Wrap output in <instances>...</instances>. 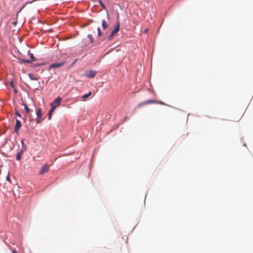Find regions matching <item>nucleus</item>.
<instances>
[{
    "instance_id": "nucleus-1",
    "label": "nucleus",
    "mask_w": 253,
    "mask_h": 253,
    "mask_svg": "<svg viewBox=\"0 0 253 253\" xmlns=\"http://www.w3.org/2000/svg\"><path fill=\"white\" fill-rule=\"evenodd\" d=\"M149 104H159L161 105H166V104L162 101H157L153 99H150L144 102L140 103L138 105V107H141L142 106L146 105Z\"/></svg>"
},
{
    "instance_id": "nucleus-2",
    "label": "nucleus",
    "mask_w": 253,
    "mask_h": 253,
    "mask_svg": "<svg viewBox=\"0 0 253 253\" xmlns=\"http://www.w3.org/2000/svg\"><path fill=\"white\" fill-rule=\"evenodd\" d=\"M62 100L61 97L58 96L54 101L50 103V106L52 108L55 109L56 107L60 105Z\"/></svg>"
},
{
    "instance_id": "nucleus-3",
    "label": "nucleus",
    "mask_w": 253,
    "mask_h": 253,
    "mask_svg": "<svg viewBox=\"0 0 253 253\" xmlns=\"http://www.w3.org/2000/svg\"><path fill=\"white\" fill-rule=\"evenodd\" d=\"M50 165L48 164H45L40 169L39 174L43 175L48 172L49 170Z\"/></svg>"
},
{
    "instance_id": "nucleus-4",
    "label": "nucleus",
    "mask_w": 253,
    "mask_h": 253,
    "mask_svg": "<svg viewBox=\"0 0 253 253\" xmlns=\"http://www.w3.org/2000/svg\"><path fill=\"white\" fill-rule=\"evenodd\" d=\"M120 30V24L119 23H118L114 29V30L111 32L109 37H108V40H111L114 37V36L118 32H119Z\"/></svg>"
},
{
    "instance_id": "nucleus-5",
    "label": "nucleus",
    "mask_w": 253,
    "mask_h": 253,
    "mask_svg": "<svg viewBox=\"0 0 253 253\" xmlns=\"http://www.w3.org/2000/svg\"><path fill=\"white\" fill-rule=\"evenodd\" d=\"M97 74V72L95 70L87 71L84 73V76L89 78H94Z\"/></svg>"
},
{
    "instance_id": "nucleus-6",
    "label": "nucleus",
    "mask_w": 253,
    "mask_h": 253,
    "mask_svg": "<svg viewBox=\"0 0 253 253\" xmlns=\"http://www.w3.org/2000/svg\"><path fill=\"white\" fill-rule=\"evenodd\" d=\"M66 63L65 61H62L59 63H56L51 64L49 66V68H58L63 66Z\"/></svg>"
},
{
    "instance_id": "nucleus-7",
    "label": "nucleus",
    "mask_w": 253,
    "mask_h": 253,
    "mask_svg": "<svg viewBox=\"0 0 253 253\" xmlns=\"http://www.w3.org/2000/svg\"><path fill=\"white\" fill-rule=\"evenodd\" d=\"M21 122L19 120H17L16 121L15 126V131L16 133H18V131L19 128L21 127Z\"/></svg>"
},
{
    "instance_id": "nucleus-8",
    "label": "nucleus",
    "mask_w": 253,
    "mask_h": 253,
    "mask_svg": "<svg viewBox=\"0 0 253 253\" xmlns=\"http://www.w3.org/2000/svg\"><path fill=\"white\" fill-rule=\"evenodd\" d=\"M36 115L37 116V118L42 117V110L41 108H38V109L36 110Z\"/></svg>"
},
{
    "instance_id": "nucleus-9",
    "label": "nucleus",
    "mask_w": 253,
    "mask_h": 253,
    "mask_svg": "<svg viewBox=\"0 0 253 253\" xmlns=\"http://www.w3.org/2000/svg\"><path fill=\"white\" fill-rule=\"evenodd\" d=\"M91 95V91H89L88 93L87 94H85L84 95L82 98L84 100L86 98H88Z\"/></svg>"
},
{
    "instance_id": "nucleus-10",
    "label": "nucleus",
    "mask_w": 253,
    "mask_h": 253,
    "mask_svg": "<svg viewBox=\"0 0 253 253\" xmlns=\"http://www.w3.org/2000/svg\"><path fill=\"white\" fill-rule=\"evenodd\" d=\"M102 25L104 29H106L108 27V25L105 20L102 21Z\"/></svg>"
},
{
    "instance_id": "nucleus-11",
    "label": "nucleus",
    "mask_w": 253,
    "mask_h": 253,
    "mask_svg": "<svg viewBox=\"0 0 253 253\" xmlns=\"http://www.w3.org/2000/svg\"><path fill=\"white\" fill-rule=\"evenodd\" d=\"M23 152H20L16 154V158L17 160L19 161L21 159V154Z\"/></svg>"
},
{
    "instance_id": "nucleus-12",
    "label": "nucleus",
    "mask_w": 253,
    "mask_h": 253,
    "mask_svg": "<svg viewBox=\"0 0 253 253\" xmlns=\"http://www.w3.org/2000/svg\"><path fill=\"white\" fill-rule=\"evenodd\" d=\"M54 110L55 109H54L51 108L50 110L49 111V113H48V120H50L51 119L52 114L53 112V111H54Z\"/></svg>"
},
{
    "instance_id": "nucleus-13",
    "label": "nucleus",
    "mask_w": 253,
    "mask_h": 253,
    "mask_svg": "<svg viewBox=\"0 0 253 253\" xmlns=\"http://www.w3.org/2000/svg\"><path fill=\"white\" fill-rule=\"evenodd\" d=\"M87 37L89 39L90 43H92L94 41V39H93L92 35L91 34H88L87 35Z\"/></svg>"
},
{
    "instance_id": "nucleus-14",
    "label": "nucleus",
    "mask_w": 253,
    "mask_h": 253,
    "mask_svg": "<svg viewBox=\"0 0 253 253\" xmlns=\"http://www.w3.org/2000/svg\"><path fill=\"white\" fill-rule=\"evenodd\" d=\"M29 55H30V58H31V59H32V61H36V59H35V57H34V55H33V53H30V52L29 51Z\"/></svg>"
},
{
    "instance_id": "nucleus-15",
    "label": "nucleus",
    "mask_w": 253,
    "mask_h": 253,
    "mask_svg": "<svg viewBox=\"0 0 253 253\" xmlns=\"http://www.w3.org/2000/svg\"><path fill=\"white\" fill-rule=\"evenodd\" d=\"M99 3L100 4V5L101 6V7L104 9H106V6L105 5L102 3V1L101 0H99Z\"/></svg>"
},
{
    "instance_id": "nucleus-16",
    "label": "nucleus",
    "mask_w": 253,
    "mask_h": 253,
    "mask_svg": "<svg viewBox=\"0 0 253 253\" xmlns=\"http://www.w3.org/2000/svg\"><path fill=\"white\" fill-rule=\"evenodd\" d=\"M43 119L42 117L38 118L36 122L37 123H40L43 121Z\"/></svg>"
},
{
    "instance_id": "nucleus-17",
    "label": "nucleus",
    "mask_w": 253,
    "mask_h": 253,
    "mask_svg": "<svg viewBox=\"0 0 253 253\" xmlns=\"http://www.w3.org/2000/svg\"><path fill=\"white\" fill-rule=\"evenodd\" d=\"M21 62L22 63H31V61L28 60H25V59H22L21 60Z\"/></svg>"
},
{
    "instance_id": "nucleus-18",
    "label": "nucleus",
    "mask_w": 253,
    "mask_h": 253,
    "mask_svg": "<svg viewBox=\"0 0 253 253\" xmlns=\"http://www.w3.org/2000/svg\"><path fill=\"white\" fill-rule=\"evenodd\" d=\"M97 32H98V36L99 37L102 35V32L101 31V29L99 27L97 28Z\"/></svg>"
},
{
    "instance_id": "nucleus-19",
    "label": "nucleus",
    "mask_w": 253,
    "mask_h": 253,
    "mask_svg": "<svg viewBox=\"0 0 253 253\" xmlns=\"http://www.w3.org/2000/svg\"><path fill=\"white\" fill-rule=\"evenodd\" d=\"M36 1H38V0H33L30 1H27V2L25 3V5H24V6H23V7H22V8H23V7H24L26 4H31V3H32L33 2Z\"/></svg>"
},
{
    "instance_id": "nucleus-20",
    "label": "nucleus",
    "mask_w": 253,
    "mask_h": 253,
    "mask_svg": "<svg viewBox=\"0 0 253 253\" xmlns=\"http://www.w3.org/2000/svg\"><path fill=\"white\" fill-rule=\"evenodd\" d=\"M25 109L27 112V113H28L30 111L29 108L28 107L27 105L26 104L24 105Z\"/></svg>"
},
{
    "instance_id": "nucleus-21",
    "label": "nucleus",
    "mask_w": 253,
    "mask_h": 253,
    "mask_svg": "<svg viewBox=\"0 0 253 253\" xmlns=\"http://www.w3.org/2000/svg\"><path fill=\"white\" fill-rule=\"evenodd\" d=\"M29 76L32 80H37L35 77H34L33 76V75H32L31 74H29Z\"/></svg>"
},
{
    "instance_id": "nucleus-22",
    "label": "nucleus",
    "mask_w": 253,
    "mask_h": 253,
    "mask_svg": "<svg viewBox=\"0 0 253 253\" xmlns=\"http://www.w3.org/2000/svg\"><path fill=\"white\" fill-rule=\"evenodd\" d=\"M21 143H22V145L23 146V147H22V151L23 150H26V147L24 145V141L23 140L21 141Z\"/></svg>"
},
{
    "instance_id": "nucleus-23",
    "label": "nucleus",
    "mask_w": 253,
    "mask_h": 253,
    "mask_svg": "<svg viewBox=\"0 0 253 253\" xmlns=\"http://www.w3.org/2000/svg\"><path fill=\"white\" fill-rule=\"evenodd\" d=\"M6 180L9 181V182H10V175L9 174H8L7 176H6Z\"/></svg>"
},
{
    "instance_id": "nucleus-24",
    "label": "nucleus",
    "mask_w": 253,
    "mask_h": 253,
    "mask_svg": "<svg viewBox=\"0 0 253 253\" xmlns=\"http://www.w3.org/2000/svg\"><path fill=\"white\" fill-rule=\"evenodd\" d=\"M77 59H76V60H75V61H74L72 64H71V66H73L75 64V63L77 62Z\"/></svg>"
},
{
    "instance_id": "nucleus-25",
    "label": "nucleus",
    "mask_w": 253,
    "mask_h": 253,
    "mask_svg": "<svg viewBox=\"0 0 253 253\" xmlns=\"http://www.w3.org/2000/svg\"><path fill=\"white\" fill-rule=\"evenodd\" d=\"M16 115L17 116H18V117H21V115H20V114L18 112H16Z\"/></svg>"
},
{
    "instance_id": "nucleus-26",
    "label": "nucleus",
    "mask_w": 253,
    "mask_h": 253,
    "mask_svg": "<svg viewBox=\"0 0 253 253\" xmlns=\"http://www.w3.org/2000/svg\"><path fill=\"white\" fill-rule=\"evenodd\" d=\"M17 21H16L15 22H14L13 23V25H14V26H16V24H17Z\"/></svg>"
},
{
    "instance_id": "nucleus-27",
    "label": "nucleus",
    "mask_w": 253,
    "mask_h": 253,
    "mask_svg": "<svg viewBox=\"0 0 253 253\" xmlns=\"http://www.w3.org/2000/svg\"><path fill=\"white\" fill-rule=\"evenodd\" d=\"M12 253H17L16 251H15V250H12Z\"/></svg>"
},
{
    "instance_id": "nucleus-28",
    "label": "nucleus",
    "mask_w": 253,
    "mask_h": 253,
    "mask_svg": "<svg viewBox=\"0 0 253 253\" xmlns=\"http://www.w3.org/2000/svg\"><path fill=\"white\" fill-rule=\"evenodd\" d=\"M148 29H146V30H145L144 32H145V33H147V32H148Z\"/></svg>"
},
{
    "instance_id": "nucleus-29",
    "label": "nucleus",
    "mask_w": 253,
    "mask_h": 253,
    "mask_svg": "<svg viewBox=\"0 0 253 253\" xmlns=\"http://www.w3.org/2000/svg\"><path fill=\"white\" fill-rule=\"evenodd\" d=\"M11 85H12V86H13V83H12V82H11Z\"/></svg>"
}]
</instances>
